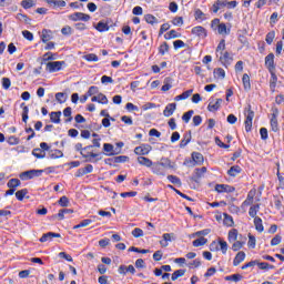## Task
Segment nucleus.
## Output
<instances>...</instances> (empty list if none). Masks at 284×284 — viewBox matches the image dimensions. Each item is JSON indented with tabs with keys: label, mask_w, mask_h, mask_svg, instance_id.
<instances>
[{
	"label": "nucleus",
	"mask_w": 284,
	"mask_h": 284,
	"mask_svg": "<svg viewBox=\"0 0 284 284\" xmlns=\"http://www.w3.org/2000/svg\"><path fill=\"white\" fill-rule=\"evenodd\" d=\"M150 152H152V145L150 144H142L134 149V154H136L138 156H145L150 154Z\"/></svg>",
	"instance_id": "nucleus-7"
},
{
	"label": "nucleus",
	"mask_w": 284,
	"mask_h": 284,
	"mask_svg": "<svg viewBox=\"0 0 284 284\" xmlns=\"http://www.w3.org/2000/svg\"><path fill=\"white\" fill-rule=\"evenodd\" d=\"M168 52H170V44H168V42H163L159 47V54H161V57H165V54H168Z\"/></svg>",
	"instance_id": "nucleus-30"
},
{
	"label": "nucleus",
	"mask_w": 284,
	"mask_h": 284,
	"mask_svg": "<svg viewBox=\"0 0 284 284\" xmlns=\"http://www.w3.org/2000/svg\"><path fill=\"white\" fill-rule=\"evenodd\" d=\"M255 265H257L258 270H274V265L267 262H260L258 260H256Z\"/></svg>",
	"instance_id": "nucleus-28"
},
{
	"label": "nucleus",
	"mask_w": 284,
	"mask_h": 284,
	"mask_svg": "<svg viewBox=\"0 0 284 284\" xmlns=\"http://www.w3.org/2000/svg\"><path fill=\"white\" fill-rule=\"evenodd\" d=\"M63 151L61 150H51L49 151V159H62Z\"/></svg>",
	"instance_id": "nucleus-32"
},
{
	"label": "nucleus",
	"mask_w": 284,
	"mask_h": 284,
	"mask_svg": "<svg viewBox=\"0 0 284 284\" xmlns=\"http://www.w3.org/2000/svg\"><path fill=\"white\" fill-rule=\"evenodd\" d=\"M156 163H158V165H160V168H163V170H165L166 168H172L170 159H168V158H162L160 160V162H156Z\"/></svg>",
	"instance_id": "nucleus-39"
},
{
	"label": "nucleus",
	"mask_w": 284,
	"mask_h": 284,
	"mask_svg": "<svg viewBox=\"0 0 284 284\" xmlns=\"http://www.w3.org/2000/svg\"><path fill=\"white\" fill-rule=\"evenodd\" d=\"M91 101L94 103H102V105H108V97L103 93H98V95H94L91 98Z\"/></svg>",
	"instance_id": "nucleus-16"
},
{
	"label": "nucleus",
	"mask_w": 284,
	"mask_h": 284,
	"mask_svg": "<svg viewBox=\"0 0 284 284\" xmlns=\"http://www.w3.org/2000/svg\"><path fill=\"white\" fill-rule=\"evenodd\" d=\"M255 230L258 232H264L263 220L261 217H254Z\"/></svg>",
	"instance_id": "nucleus-33"
},
{
	"label": "nucleus",
	"mask_w": 284,
	"mask_h": 284,
	"mask_svg": "<svg viewBox=\"0 0 284 284\" xmlns=\"http://www.w3.org/2000/svg\"><path fill=\"white\" fill-rule=\"evenodd\" d=\"M225 50V40L222 39L216 48V52H220V54H223V51Z\"/></svg>",
	"instance_id": "nucleus-64"
},
{
	"label": "nucleus",
	"mask_w": 284,
	"mask_h": 284,
	"mask_svg": "<svg viewBox=\"0 0 284 284\" xmlns=\"http://www.w3.org/2000/svg\"><path fill=\"white\" fill-rule=\"evenodd\" d=\"M19 185H21V180H19V179H11V180H9L8 181V183H7V186L9 187V189H16V187H19Z\"/></svg>",
	"instance_id": "nucleus-38"
},
{
	"label": "nucleus",
	"mask_w": 284,
	"mask_h": 284,
	"mask_svg": "<svg viewBox=\"0 0 284 284\" xmlns=\"http://www.w3.org/2000/svg\"><path fill=\"white\" fill-rule=\"evenodd\" d=\"M48 6H53V8H65L67 3L64 0H45Z\"/></svg>",
	"instance_id": "nucleus-22"
},
{
	"label": "nucleus",
	"mask_w": 284,
	"mask_h": 284,
	"mask_svg": "<svg viewBox=\"0 0 284 284\" xmlns=\"http://www.w3.org/2000/svg\"><path fill=\"white\" fill-rule=\"evenodd\" d=\"M235 191H236V189L234 186H230L227 184H216L215 185V192H219V193H223V192L232 193Z\"/></svg>",
	"instance_id": "nucleus-12"
},
{
	"label": "nucleus",
	"mask_w": 284,
	"mask_h": 284,
	"mask_svg": "<svg viewBox=\"0 0 284 284\" xmlns=\"http://www.w3.org/2000/svg\"><path fill=\"white\" fill-rule=\"evenodd\" d=\"M192 92H194V90H192V89L186 90L182 94L176 95L174 98V101H185V99H190V97H192Z\"/></svg>",
	"instance_id": "nucleus-24"
},
{
	"label": "nucleus",
	"mask_w": 284,
	"mask_h": 284,
	"mask_svg": "<svg viewBox=\"0 0 284 284\" xmlns=\"http://www.w3.org/2000/svg\"><path fill=\"white\" fill-rule=\"evenodd\" d=\"M225 281H233V283H239V281H243V275L241 274H233L224 277Z\"/></svg>",
	"instance_id": "nucleus-41"
},
{
	"label": "nucleus",
	"mask_w": 284,
	"mask_h": 284,
	"mask_svg": "<svg viewBox=\"0 0 284 284\" xmlns=\"http://www.w3.org/2000/svg\"><path fill=\"white\" fill-rule=\"evenodd\" d=\"M270 125H271V130L273 132H278L281 130L278 128V109H273V113L271 115Z\"/></svg>",
	"instance_id": "nucleus-5"
},
{
	"label": "nucleus",
	"mask_w": 284,
	"mask_h": 284,
	"mask_svg": "<svg viewBox=\"0 0 284 284\" xmlns=\"http://www.w3.org/2000/svg\"><path fill=\"white\" fill-rule=\"evenodd\" d=\"M281 241H283V237L281 235H275L272 240H271V245L272 247L276 246V245H281Z\"/></svg>",
	"instance_id": "nucleus-59"
},
{
	"label": "nucleus",
	"mask_w": 284,
	"mask_h": 284,
	"mask_svg": "<svg viewBox=\"0 0 284 284\" xmlns=\"http://www.w3.org/2000/svg\"><path fill=\"white\" fill-rule=\"evenodd\" d=\"M244 244L245 243L235 240V242H233V245H232L233 252H239V250H242Z\"/></svg>",
	"instance_id": "nucleus-58"
},
{
	"label": "nucleus",
	"mask_w": 284,
	"mask_h": 284,
	"mask_svg": "<svg viewBox=\"0 0 284 284\" xmlns=\"http://www.w3.org/2000/svg\"><path fill=\"white\" fill-rule=\"evenodd\" d=\"M138 163H140V165H144V168H152V165H153L152 160H150V158H145V156H139Z\"/></svg>",
	"instance_id": "nucleus-25"
},
{
	"label": "nucleus",
	"mask_w": 284,
	"mask_h": 284,
	"mask_svg": "<svg viewBox=\"0 0 284 284\" xmlns=\"http://www.w3.org/2000/svg\"><path fill=\"white\" fill-rule=\"evenodd\" d=\"M80 154L83 159H85V163H99V161H101V158H98V156H100L99 153H92V152L85 153V152L81 151Z\"/></svg>",
	"instance_id": "nucleus-4"
},
{
	"label": "nucleus",
	"mask_w": 284,
	"mask_h": 284,
	"mask_svg": "<svg viewBox=\"0 0 284 284\" xmlns=\"http://www.w3.org/2000/svg\"><path fill=\"white\" fill-rule=\"evenodd\" d=\"M270 73H271L270 88H271V90H275L276 82L278 81V77H276V73L274 71H272Z\"/></svg>",
	"instance_id": "nucleus-36"
},
{
	"label": "nucleus",
	"mask_w": 284,
	"mask_h": 284,
	"mask_svg": "<svg viewBox=\"0 0 284 284\" xmlns=\"http://www.w3.org/2000/svg\"><path fill=\"white\" fill-rule=\"evenodd\" d=\"M221 103H223V99L210 98L207 105L209 112H217L221 108Z\"/></svg>",
	"instance_id": "nucleus-6"
},
{
	"label": "nucleus",
	"mask_w": 284,
	"mask_h": 284,
	"mask_svg": "<svg viewBox=\"0 0 284 284\" xmlns=\"http://www.w3.org/2000/svg\"><path fill=\"white\" fill-rule=\"evenodd\" d=\"M229 243H234L235 241H237L239 239V230L236 229H232L230 232H229Z\"/></svg>",
	"instance_id": "nucleus-27"
},
{
	"label": "nucleus",
	"mask_w": 284,
	"mask_h": 284,
	"mask_svg": "<svg viewBox=\"0 0 284 284\" xmlns=\"http://www.w3.org/2000/svg\"><path fill=\"white\" fill-rule=\"evenodd\" d=\"M58 203L61 207H68V205H70V200L68 199V196L63 195L62 197H60Z\"/></svg>",
	"instance_id": "nucleus-56"
},
{
	"label": "nucleus",
	"mask_w": 284,
	"mask_h": 284,
	"mask_svg": "<svg viewBox=\"0 0 284 284\" xmlns=\"http://www.w3.org/2000/svg\"><path fill=\"white\" fill-rule=\"evenodd\" d=\"M32 154L36 159H45V151H42L41 149H33Z\"/></svg>",
	"instance_id": "nucleus-42"
},
{
	"label": "nucleus",
	"mask_w": 284,
	"mask_h": 284,
	"mask_svg": "<svg viewBox=\"0 0 284 284\" xmlns=\"http://www.w3.org/2000/svg\"><path fill=\"white\" fill-rule=\"evenodd\" d=\"M217 32L219 34H230V32H227V26L225 23L219 24Z\"/></svg>",
	"instance_id": "nucleus-57"
},
{
	"label": "nucleus",
	"mask_w": 284,
	"mask_h": 284,
	"mask_svg": "<svg viewBox=\"0 0 284 284\" xmlns=\"http://www.w3.org/2000/svg\"><path fill=\"white\" fill-rule=\"evenodd\" d=\"M190 141H192V131H186L184 134H183V139L181 140L180 142V148H185L187 146V144L190 143Z\"/></svg>",
	"instance_id": "nucleus-18"
},
{
	"label": "nucleus",
	"mask_w": 284,
	"mask_h": 284,
	"mask_svg": "<svg viewBox=\"0 0 284 284\" xmlns=\"http://www.w3.org/2000/svg\"><path fill=\"white\" fill-rule=\"evenodd\" d=\"M181 276H185V270L174 271V273L171 276V280L176 281L178 278H181Z\"/></svg>",
	"instance_id": "nucleus-48"
},
{
	"label": "nucleus",
	"mask_w": 284,
	"mask_h": 284,
	"mask_svg": "<svg viewBox=\"0 0 284 284\" xmlns=\"http://www.w3.org/2000/svg\"><path fill=\"white\" fill-rule=\"evenodd\" d=\"M55 100L58 101V103H65V93L58 92L55 94Z\"/></svg>",
	"instance_id": "nucleus-63"
},
{
	"label": "nucleus",
	"mask_w": 284,
	"mask_h": 284,
	"mask_svg": "<svg viewBox=\"0 0 284 284\" xmlns=\"http://www.w3.org/2000/svg\"><path fill=\"white\" fill-rule=\"evenodd\" d=\"M164 39H179V33L176 32V30H171L170 33L164 34Z\"/></svg>",
	"instance_id": "nucleus-60"
},
{
	"label": "nucleus",
	"mask_w": 284,
	"mask_h": 284,
	"mask_svg": "<svg viewBox=\"0 0 284 284\" xmlns=\"http://www.w3.org/2000/svg\"><path fill=\"white\" fill-rule=\"evenodd\" d=\"M265 65L267 67L268 72L276 70L274 65V53H270L265 57Z\"/></svg>",
	"instance_id": "nucleus-14"
},
{
	"label": "nucleus",
	"mask_w": 284,
	"mask_h": 284,
	"mask_svg": "<svg viewBox=\"0 0 284 284\" xmlns=\"http://www.w3.org/2000/svg\"><path fill=\"white\" fill-rule=\"evenodd\" d=\"M276 37V32L271 31L266 34L265 41L268 45H272V43L274 42V39Z\"/></svg>",
	"instance_id": "nucleus-53"
},
{
	"label": "nucleus",
	"mask_w": 284,
	"mask_h": 284,
	"mask_svg": "<svg viewBox=\"0 0 284 284\" xmlns=\"http://www.w3.org/2000/svg\"><path fill=\"white\" fill-rule=\"evenodd\" d=\"M168 181L173 183V185H181V179L176 175H168Z\"/></svg>",
	"instance_id": "nucleus-54"
},
{
	"label": "nucleus",
	"mask_w": 284,
	"mask_h": 284,
	"mask_svg": "<svg viewBox=\"0 0 284 284\" xmlns=\"http://www.w3.org/2000/svg\"><path fill=\"white\" fill-rule=\"evenodd\" d=\"M243 261H245V252L240 251V252L235 255V257H234V260H233V265H234V267H239V265H241V263H243Z\"/></svg>",
	"instance_id": "nucleus-19"
},
{
	"label": "nucleus",
	"mask_w": 284,
	"mask_h": 284,
	"mask_svg": "<svg viewBox=\"0 0 284 284\" xmlns=\"http://www.w3.org/2000/svg\"><path fill=\"white\" fill-rule=\"evenodd\" d=\"M130 160V158H128V155H119L113 158V163H125Z\"/></svg>",
	"instance_id": "nucleus-55"
},
{
	"label": "nucleus",
	"mask_w": 284,
	"mask_h": 284,
	"mask_svg": "<svg viewBox=\"0 0 284 284\" xmlns=\"http://www.w3.org/2000/svg\"><path fill=\"white\" fill-rule=\"evenodd\" d=\"M144 20L146 21V23H150V26H154V23H159V19H156V17L152 14H145Z\"/></svg>",
	"instance_id": "nucleus-44"
},
{
	"label": "nucleus",
	"mask_w": 284,
	"mask_h": 284,
	"mask_svg": "<svg viewBox=\"0 0 284 284\" xmlns=\"http://www.w3.org/2000/svg\"><path fill=\"white\" fill-rule=\"evenodd\" d=\"M206 172H207V168H205V166H202L200 169H195L192 181H195V183H197L199 179H203V176L205 175Z\"/></svg>",
	"instance_id": "nucleus-13"
},
{
	"label": "nucleus",
	"mask_w": 284,
	"mask_h": 284,
	"mask_svg": "<svg viewBox=\"0 0 284 284\" xmlns=\"http://www.w3.org/2000/svg\"><path fill=\"white\" fill-rule=\"evenodd\" d=\"M232 61H234V57L232 55V53L227 51L222 53L220 57V62L222 63V65H224V68L232 65Z\"/></svg>",
	"instance_id": "nucleus-8"
},
{
	"label": "nucleus",
	"mask_w": 284,
	"mask_h": 284,
	"mask_svg": "<svg viewBox=\"0 0 284 284\" xmlns=\"http://www.w3.org/2000/svg\"><path fill=\"white\" fill-rule=\"evenodd\" d=\"M193 115L194 110H190L182 115V121H184V123H190V120L192 119Z\"/></svg>",
	"instance_id": "nucleus-49"
},
{
	"label": "nucleus",
	"mask_w": 284,
	"mask_h": 284,
	"mask_svg": "<svg viewBox=\"0 0 284 284\" xmlns=\"http://www.w3.org/2000/svg\"><path fill=\"white\" fill-rule=\"evenodd\" d=\"M95 30H98V32H108V30H110V26H108V22H105V20H101L95 26Z\"/></svg>",
	"instance_id": "nucleus-23"
},
{
	"label": "nucleus",
	"mask_w": 284,
	"mask_h": 284,
	"mask_svg": "<svg viewBox=\"0 0 284 284\" xmlns=\"http://www.w3.org/2000/svg\"><path fill=\"white\" fill-rule=\"evenodd\" d=\"M43 174V170H29L26 172H22L20 174L21 181H30V179H34L36 176H41Z\"/></svg>",
	"instance_id": "nucleus-2"
},
{
	"label": "nucleus",
	"mask_w": 284,
	"mask_h": 284,
	"mask_svg": "<svg viewBox=\"0 0 284 284\" xmlns=\"http://www.w3.org/2000/svg\"><path fill=\"white\" fill-rule=\"evenodd\" d=\"M244 115H245V131L246 132H252V121H254V111H252V105L248 104L245 109H244Z\"/></svg>",
	"instance_id": "nucleus-1"
},
{
	"label": "nucleus",
	"mask_w": 284,
	"mask_h": 284,
	"mask_svg": "<svg viewBox=\"0 0 284 284\" xmlns=\"http://www.w3.org/2000/svg\"><path fill=\"white\" fill-rule=\"evenodd\" d=\"M151 170L153 174H156L158 176H165V169H163L161 164H158L156 162L151 165Z\"/></svg>",
	"instance_id": "nucleus-15"
},
{
	"label": "nucleus",
	"mask_w": 284,
	"mask_h": 284,
	"mask_svg": "<svg viewBox=\"0 0 284 284\" xmlns=\"http://www.w3.org/2000/svg\"><path fill=\"white\" fill-rule=\"evenodd\" d=\"M248 247L254 250L256 247V237L252 235V233H248V242H247Z\"/></svg>",
	"instance_id": "nucleus-52"
},
{
	"label": "nucleus",
	"mask_w": 284,
	"mask_h": 284,
	"mask_svg": "<svg viewBox=\"0 0 284 284\" xmlns=\"http://www.w3.org/2000/svg\"><path fill=\"white\" fill-rule=\"evenodd\" d=\"M52 239H61V234H59V233H53V232L44 233V234L40 237V243H48V241H52Z\"/></svg>",
	"instance_id": "nucleus-11"
},
{
	"label": "nucleus",
	"mask_w": 284,
	"mask_h": 284,
	"mask_svg": "<svg viewBox=\"0 0 284 284\" xmlns=\"http://www.w3.org/2000/svg\"><path fill=\"white\" fill-rule=\"evenodd\" d=\"M254 203V193L248 192L246 200L242 203V207H247Z\"/></svg>",
	"instance_id": "nucleus-26"
},
{
	"label": "nucleus",
	"mask_w": 284,
	"mask_h": 284,
	"mask_svg": "<svg viewBox=\"0 0 284 284\" xmlns=\"http://www.w3.org/2000/svg\"><path fill=\"white\" fill-rule=\"evenodd\" d=\"M50 119L52 123H61V111L51 112Z\"/></svg>",
	"instance_id": "nucleus-34"
},
{
	"label": "nucleus",
	"mask_w": 284,
	"mask_h": 284,
	"mask_svg": "<svg viewBox=\"0 0 284 284\" xmlns=\"http://www.w3.org/2000/svg\"><path fill=\"white\" fill-rule=\"evenodd\" d=\"M63 65H65V61H52L47 63V72H60L63 70Z\"/></svg>",
	"instance_id": "nucleus-3"
},
{
	"label": "nucleus",
	"mask_w": 284,
	"mask_h": 284,
	"mask_svg": "<svg viewBox=\"0 0 284 284\" xmlns=\"http://www.w3.org/2000/svg\"><path fill=\"white\" fill-rule=\"evenodd\" d=\"M205 243H207V239L199 237L193 241V247H201V246L205 245Z\"/></svg>",
	"instance_id": "nucleus-43"
},
{
	"label": "nucleus",
	"mask_w": 284,
	"mask_h": 284,
	"mask_svg": "<svg viewBox=\"0 0 284 284\" xmlns=\"http://www.w3.org/2000/svg\"><path fill=\"white\" fill-rule=\"evenodd\" d=\"M214 77L217 79H225V70L223 68L214 69Z\"/></svg>",
	"instance_id": "nucleus-50"
},
{
	"label": "nucleus",
	"mask_w": 284,
	"mask_h": 284,
	"mask_svg": "<svg viewBox=\"0 0 284 284\" xmlns=\"http://www.w3.org/2000/svg\"><path fill=\"white\" fill-rule=\"evenodd\" d=\"M242 83L246 92H250V90H252V83L250 82V75L247 73L243 74Z\"/></svg>",
	"instance_id": "nucleus-21"
},
{
	"label": "nucleus",
	"mask_w": 284,
	"mask_h": 284,
	"mask_svg": "<svg viewBox=\"0 0 284 284\" xmlns=\"http://www.w3.org/2000/svg\"><path fill=\"white\" fill-rule=\"evenodd\" d=\"M223 223L224 225H226V227H232L234 225V219L232 217V215L224 213Z\"/></svg>",
	"instance_id": "nucleus-37"
},
{
	"label": "nucleus",
	"mask_w": 284,
	"mask_h": 284,
	"mask_svg": "<svg viewBox=\"0 0 284 284\" xmlns=\"http://www.w3.org/2000/svg\"><path fill=\"white\" fill-rule=\"evenodd\" d=\"M50 39H52V37H50L48 34V29H43L42 30V36H41V40L43 43H48V41H50Z\"/></svg>",
	"instance_id": "nucleus-62"
},
{
	"label": "nucleus",
	"mask_w": 284,
	"mask_h": 284,
	"mask_svg": "<svg viewBox=\"0 0 284 284\" xmlns=\"http://www.w3.org/2000/svg\"><path fill=\"white\" fill-rule=\"evenodd\" d=\"M191 32L192 34H195V37H199L200 39H205V37H207V30L202 26L194 27Z\"/></svg>",
	"instance_id": "nucleus-10"
},
{
	"label": "nucleus",
	"mask_w": 284,
	"mask_h": 284,
	"mask_svg": "<svg viewBox=\"0 0 284 284\" xmlns=\"http://www.w3.org/2000/svg\"><path fill=\"white\" fill-rule=\"evenodd\" d=\"M192 159H193V162L196 163V165H201L204 161L203 154H201L199 152H193Z\"/></svg>",
	"instance_id": "nucleus-31"
},
{
	"label": "nucleus",
	"mask_w": 284,
	"mask_h": 284,
	"mask_svg": "<svg viewBox=\"0 0 284 284\" xmlns=\"http://www.w3.org/2000/svg\"><path fill=\"white\" fill-rule=\"evenodd\" d=\"M194 17L196 21H205L207 17L201 9H195Z\"/></svg>",
	"instance_id": "nucleus-35"
},
{
	"label": "nucleus",
	"mask_w": 284,
	"mask_h": 284,
	"mask_svg": "<svg viewBox=\"0 0 284 284\" xmlns=\"http://www.w3.org/2000/svg\"><path fill=\"white\" fill-rule=\"evenodd\" d=\"M174 112H176V103H169L165 106L163 114H164V116L169 118V116H172V114H174Z\"/></svg>",
	"instance_id": "nucleus-17"
},
{
	"label": "nucleus",
	"mask_w": 284,
	"mask_h": 284,
	"mask_svg": "<svg viewBox=\"0 0 284 284\" xmlns=\"http://www.w3.org/2000/svg\"><path fill=\"white\" fill-rule=\"evenodd\" d=\"M219 245L222 254H227V242H225L223 239H219Z\"/></svg>",
	"instance_id": "nucleus-51"
},
{
	"label": "nucleus",
	"mask_w": 284,
	"mask_h": 284,
	"mask_svg": "<svg viewBox=\"0 0 284 284\" xmlns=\"http://www.w3.org/2000/svg\"><path fill=\"white\" fill-rule=\"evenodd\" d=\"M70 21H90L91 17L88 13L74 12L69 16Z\"/></svg>",
	"instance_id": "nucleus-9"
},
{
	"label": "nucleus",
	"mask_w": 284,
	"mask_h": 284,
	"mask_svg": "<svg viewBox=\"0 0 284 284\" xmlns=\"http://www.w3.org/2000/svg\"><path fill=\"white\" fill-rule=\"evenodd\" d=\"M27 194H28V189H22V190L16 192V197L18 201H23V199H26Z\"/></svg>",
	"instance_id": "nucleus-45"
},
{
	"label": "nucleus",
	"mask_w": 284,
	"mask_h": 284,
	"mask_svg": "<svg viewBox=\"0 0 284 284\" xmlns=\"http://www.w3.org/2000/svg\"><path fill=\"white\" fill-rule=\"evenodd\" d=\"M229 176H236L237 174H241V166L234 165L231 166L230 170L227 171Z\"/></svg>",
	"instance_id": "nucleus-40"
},
{
	"label": "nucleus",
	"mask_w": 284,
	"mask_h": 284,
	"mask_svg": "<svg viewBox=\"0 0 284 284\" xmlns=\"http://www.w3.org/2000/svg\"><path fill=\"white\" fill-rule=\"evenodd\" d=\"M92 223V220L87 219V220H82L79 224L73 226V230H79V227H88V225H90Z\"/></svg>",
	"instance_id": "nucleus-47"
},
{
	"label": "nucleus",
	"mask_w": 284,
	"mask_h": 284,
	"mask_svg": "<svg viewBox=\"0 0 284 284\" xmlns=\"http://www.w3.org/2000/svg\"><path fill=\"white\" fill-rule=\"evenodd\" d=\"M103 150L106 152V156H114V154H116L114 152V145H112L110 143H104Z\"/></svg>",
	"instance_id": "nucleus-29"
},
{
	"label": "nucleus",
	"mask_w": 284,
	"mask_h": 284,
	"mask_svg": "<svg viewBox=\"0 0 284 284\" xmlns=\"http://www.w3.org/2000/svg\"><path fill=\"white\" fill-rule=\"evenodd\" d=\"M260 210H261V204L251 205L248 210V215L251 216V219H258L256 214H258Z\"/></svg>",
	"instance_id": "nucleus-20"
},
{
	"label": "nucleus",
	"mask_w": 284,
	"mask_h": 284,
	"mask_svg": "<svg viewBox=\"0 0 284 284\" xmlns=\"http://www.w3.org/2000/svg\"><path fill=\"white\" fill-rule=\"evenodd\" d=\"M21 6L24 10H30V8H34V0H22Z\"/></svg>",
	"instance_id": "nucleus-46"
},
{
	"label": "nucleus",
	"mask_w": 284,
	"mask_h": 284,
	"mask_svg": "<svg viewBox=\"0 0 284 284\" xmlns=\"http://www.w3.org/2000/svg\"><path fill=\"white\" fill-rule=\"evenodd\" d=\"M83 59L85 61H94V62L99 61V57L94 53L85 54V55H83Z\"/></svg>",
	"instance_id": "nucleus-61"
}]
</instances>
